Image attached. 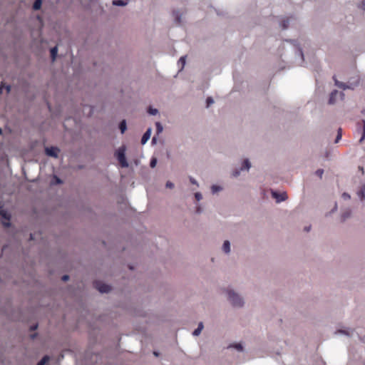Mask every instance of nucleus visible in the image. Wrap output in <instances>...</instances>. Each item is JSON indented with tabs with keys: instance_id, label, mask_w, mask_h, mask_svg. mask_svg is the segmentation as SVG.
<instances>
[{
	"instance_id": "f257e3e1",
	"label": "nucleus",
	"mask_w": 365,
	"mask_h": 365,
	"mask_svg": "<svg viewBox=\"0 0 365 365\" xmlns=\"http://www.w3.org/2000/svg\"><path fill=\"white\" fill-rule=\"evenodd\" d=\"M228 299L230 303L235 307H242L243 305L242 299L233 291H228Z\"/></svg>"
},
{
	"instance_id": "f03ea898",
	"label": "nucleus",
	"mask_w": 365,
	"mask_h": 365,
	"mask_svg": "<svg viewBox=\"0 0 365 365\" xmlns=\"http://www.w3.org/2000/svg\"><path fill=\"white\" fill-rule=\"evenodd\" d=\"M116 157L118 160L119 161L120 166L122 168H127L128 166V163L126 160L125 155V148H120L116 153Z\"/></svg>"
},
{
	"instance_id": "7ed1b4c3",
	"label": "nucleus",
	"mask_w": 365,
	"mask_h": 365,
	"mask_svg": "<svg viewBox=\"0 0 365 365\" xmlns=\"http://www.w3.org/2000/svg\"><path fill=\"white\" fill-rule=\"evenodd\" d=\"M94 287L101 293H108L110 291L111 288L109 285L103 283L100 281H95L93 282Z\"/></svg>"
},
{
	"instance_id": "20e7f679",
	"label": "nucleus",
	"mask_w": 365,
	"mask_h": 365,
	"mask_svg": "<svg viewBox=\"0 0 365 365\" xmlns=\"http://www.w3.org/2000/svg\"><path fill=\"white\" fill-rule=\"evenodd\" d=\"M60 152V150L56 147H47L45 149V153L47 155L53 157V158H58V153Z\"/></svg>"
},
{
	"instance_id": "39448f33",
	"label": "nucleus",
	"mask_w": 365,
	"mask_h": 365,
	"mask_svg": "<svg viewBox=\"0 0 365 365\" xmlns=\"http://www.w3.org/2000/svg\"><path fill=\"white\" fill-rule=\"evenodd\" d=\"M272 196L274 197L277 202H282L287 199V194L285 192L277 193V192H272Z\"/></svg>"
},
{
	"instance_id": "423d86ee",
	"label": "nucleus",
	"mask_w": 365,
	"mask_h": 365,
	"mask_svg": "<svg viewBox=\"0 0 365 365\" xmlns=\"http://www.w3.org/2000/svg\"><path fill=\"white\" fill-rule=\"evenodd\" d=\"M151 135V129L149 128L147 130V131L143 134L142 138H141V143L145 144L150 138Z\"/></svg>"
},
{
	"instance_id": "0eeeda50",
	"label": "nucleus",
	"mask_w": 365,
	"mask_h": 365,
	"mask_svg": "<svg viewBox=\"0 0 365 365\" xmlns=\"http://www.w3.org/2000/svg\"><path fill=\"white\" fill-rule=\"evenodd\" d=\"M339 94L337 91H334L331 93L330 97L329 99V104H334L335 103V98Z\"/></svg>"
},
{
	"instance_id": "6e6552de",
	"label": "nucleus",
	"mask_w": 365,
	"mask_h": 365,
	"mask_svg": "<svg viewBox=\"0 0 365 365\" xmlns=\"http://www.w3.org/2000/svg\"><path fill=\"white\" fill-rule=\"evenodd\" d=\"M223 251L226 253L230 252V244L228 240H225L223 243L222 246Z\"/></svg>"
},
{
	"instance_id": "1a4fd4ad",
	"label": "nucleus",
	"mask_w": 365,
	"mask_h": 365,
	"mask_svg": "<svg viewBox=\"0 0 365 365\" xmlns=\"http://www.w3.org/2000/svg\"><path fill=\"white\" fill-rule=\"evenodd\" d=\"M351 216V211L350 210H347L346 211H344L341 216V221L344 222L345 221L347 218H349V217Z\"/></svg>"
},
{
	"instance_id": "9d476101",
	"label": "nucleus",
	"mask_w": 365,
	"mask_h": 365,
	"mask_svg": "<svg viewBox=\"0 0 365 365\" xmlns=\"http://www.w3.org/2000/svg\"><path fill=\"white\" fill-rule=\"evenodd\" d=\"M358 195L361 200H364L365 198V184L362 186L361 190L358 192Z\"/></svg>"
},
{
	"instance_id": "9b49d317",
	"label": "nucleus",
	"mask_w": 365,
	"mask_h": 365,
	"mask_svg": "<svg viewBox=\"0 0 365 365\" xmlns=\"http://www.w3.org/2000/svg\"><path fill=\"white\" fill-rule=\"evenodd\" d=\"M202 329H203V324H202V322H200L198 324V327L192 332V334L194 336H198L200 334Z\"/></svg>"
},
{
	"instance_id": "f8f14e48",
	"label": "nucleus",
	"mask_w": 365,
	"mask_h": 365,
	"mask_svg": "<svg viewBox=\"0 0 365 365\" xmlns=\"http://www.w3.org/2000/svg\"><path fill=\"white\" fill-rule=\"evenodd\" d=\"M57 53H58L57 46H55L51 49V59L53 61L56 59Z\"/></svg>"
},
{
	"instance_id": "ddd939ff",
	"label": "nucleus",
	"mask_w": 365,
	"mask_h": 365,
	"mask_svg": "<svg viewBox=\"0 0 365 365\" xmlns=\"http://www.w3.org/2000/svg\"><path fill=\"white\" fill-rule=\"evenodd\" d=\"M42 1L41 0H35L33 4V9L34 10H38L41 6Z\"/></svg>"
},
{
	"instance_id": "4468645a",
	"label": "nucleus",
	"mask_w": 365,
	"mask_h": 365,
	"mask_svg": "<svg viewBox=\"0 0 365 365\" xmlns=\"http://www.w3.org/2000/svg\"><path fill=\"white\" fill-rule=\"evenodd\" d=\"M119 128L120 130L121 133H124L125 131L127 126H126V122L125 120H122L119 125Z\"/></svg>"
},
{
	"instance_id": "2eb2a0df",
	"label": "nucleus",
	"mask_w": 365,
	"mask_h": 365,
	"mask_svg": "<svg viewBox=\"0 0 365 365\" xmlns=\"http://www.w3.org/2000/svg\"><path fill=\"white\" fill-rule=\"evenodd\" d=\"M250 166H251V165H250L249 160L246 159L243 162L241 170H243V169L248 170L250 168Z\"/></svg>"
},
{
	"instance_id": "dca6fc26",
	"label": "nucleus",
	"mask_w": 365,
	"mask_h": 365,
	"mask_svg": "<svg viewBox=\"0 0 365 365\" xmlns=\"http://www.w3.org/2000/svg\"><path fill=\"white\" fill-rule=\"evenodd\" d=\"M49 361V356H45L37 364V365H45Z\"/></svg>"
},
{
	"instance_id": "f3484780",
	"label": "nucleus",
	"mask_w": 365,
	"mask_h": 365,
	"mask_svg": "<svg viewBox=\"0 0 365 365\" xmlns=\"http://www.w3.org/2000/svg\"><path fill=\"white\" fill-rule=\"evenodd\" d=\"M113 4L115 6H125L127 4V2L123 0H115L113 1Z\"/></svg>"
},
{
	"instance_id": "a211bd4d",
	"label": "nucleus",
	"mask_w": 365,
	"mask_h": 365,
	"mask_svg": "<svg viewBox=\"0 0 365 365\" xmlns=\"http://www.w3.org/2000/svg\"><path fill=\"white\" fill-rule=\"evenodd\" d=\"M289 21V18L282 20L281 24H282V27L283 29H287L288 27Z\"/></svg>"
},
{
	"instance_id": "6ab92c4d",
	"label": "nucleus",
	"mask_w": 365,
	"mask_h": 365,
	"mask_svg": "<svg viewBox=\"0 0 365 365\" xmlns=\"http://www.w3.org/2000/svg\"><path fill=\"white\" fill-rule=\"evenodd\" d=\"M334 79L335 81L336 86H337L338 87L343 88V89L348 88V86H346L344 83L339 82L334 77Z\"/></svg>"
},
{
	"instance_id": "aec40b11",
	"label": "nucleus",
	"mask_w": 365,
	"mask_h": 365,
	"mask_svg": "<svg viewBox=\"0 0 365 365\" xmlns=\"http://www.w3.org/2000/svg\"><path fill=\"white\" fill-rule=\"evenodd\" d=\"M362 123H363V130H362V135H361V137L359 140L360 143H361L365 139V120H363Z\"/></svg>"
},
{
	"instance_id": "412c9836",
	"label": "nucleus",
	"mask_w": 365,
	"mask_h": 365,
	"mask_svg": "<svg viewBox=\"0 0 365 365\" xmlns=\"http://www.w3.org/2000/svg\"><path fill=\"white\" fill-rule=\"evenodd\" d=\"M211 189H212V193H215V192L220 191L222 188L218 185H212Z\"/></svg>"
},
{
	"instance_id": "4be33fe9",
	"label": "nucleus",
	"mask_w": 365,
	"mask_h": 365,
	"mask_svg": "<svg viewBox=\"0 0 365 365\" xmlns=\"http://www.w3.org/2000/svg\"><path fill=\"white\" fill-rule=\"evenodd\" d=\"M341 138V129L339 128L338 134L336 135L335 143H337L340 140Z\"/></svg>"
},
{
	"instance_id": "5701e85b",
	"label": "nucleus",
	"mask_w": 365,
	"mask_h": 365,
	"mask_svg": "<svg viewBox=\"0 0 365 365\" xmlns=\"http://www.w3.org/2000/svg\"><path fill=\"white\" fill-rule=\"evenodd\" d=\"M155 125H156L158 133H161L163 131V126L161 125V124L159 122H157L155 123Z\"/></svg>"
},
{
	"instance_id": "b1692460",
	"label": "nucleus",
	"mask_w": 365,
	"mask_h": 365,
	"mask_svg": "<svg viewBox=\"0 0 365 365\" xmlns=\"http://www.w3.org/2000/svg\"><path fill=\"white\" fill-rule=\"evenodd\" d=\"M214 103V101L212 97H208L206 100L207 107H209Z\"/></svg>"
},
{
	"instance_id": "393cba45",
	"label": "nucleus",
	"mask_w": 365,
	"mask_h": 365,
	"mask_svg": "<svg viewBox=\"0 0 365 365\" xmlns=\"http://www.w3.org/2000/svg\"><path fill=\"white\" fill-rule=\"evenodd\" d=\"M185 58L186 56H182L179 60V63L182 64V68H183L185 64Z\"/></svg>"
},
{
	"instance_id": "a878e982",
	"label": "nucleus",
	"mask_w": 365,
	"mask_h": 365,
	"mask_svg": "<svg viewBox=\"0 0 365 365\" xmlns=\"http://www.w3.org/2000/svg\"><path fill=\"white\" fill-rule=\"evenodd\" d=\"M148 112L151 115H155V114L158 113V110L155 109V108H150L149 110H148Z\"/></svg>"
},
{
	"instance_id": "bb28decb",
	"label": "nucleus",
	"mask_w": 365,
	"mask_h": 365,
	"mask_svg": "<svg viewBox=\"0 0 365 365\" xmlns=\"http://www.w3.org/2000/svg\"><path fill=\"white\" fill-rule=\"evenodd\" d=\"M157 164V160L156 158H153L151 160H150V165L151 168H154L155 167Z\"/></svg>"
},
{
	"instance_id": "cd10ccee",
	"label": "nucleus",
	"mask_w": 365,
	"mask_h": 365,
	"mask_svg": "<svg viewBox=\"0 0 365 365\" xmlns=\"http://www.w3.org/2000/svg\"><path fill=\"white\" fill-rule=\"evenodd\" d=\"M323 173L324 170L322 169H318L316 171V175H318L320 178H322Z\"/></svg>"
},
{
	"instance_id": "c85d7f7f",
	"label": "nucleus",
	"mask_w": 365,
	"mask_h": 365,
	"mask_svg": "<svg viewBox=\"0 0 365 365\" xmlns=\"http://www.w3.org/2000/svg\"><path fill=\"white\" fill-rule=\"evenodd\" d=\"M233 347H235V349H237L238 351H242V346L241 344H236L233 346Z\"/></svg>"
},
{
	"instance_id": "c756f323",
	"label": "nucleus",
	"mask_w": 365,
	"mask_h": 365,
	"mask_svg": "<svg viewBox=\"0 0 365 365\" xmlns=\"http://www.w3.org/2000/svg\"><path fill=\"white\" fill-rule=\"evenodd\" d=\"M195 197L197 201H199L202 199V195L200 192H196L195 194Z\"/></svg>"
},
{
	"instance_id": "7c9ffc66",
	"label": "nucleus",
	"mask_w": 365,
	"mask_h": 365,
	"mask_svg": "<svg viewBox=\"0 0 365 365\" xmlns=\"http://www.w3.org/2000/svg\"><path fill=\"white\" fill-rule=\"evenodd\" d=\"M174 187V184L170 181L167 182L166 183V187L168 188H173Z\"/></svg>"
},
{
	"instance_id": "2f4dec72",
	"label": "nucleus",
	"mask_w": 365,
	"mask_h": 365,
	"mask_svg": "<svg viewBox=\"0 0 365 365\" xmlns=\"http://www.w3.org/2000/svg\"><path fill=\"white\" fill-rule=\"evenodd\" d=\"M359 7L363 9V10H365V0H362L361 4H360V6Z\"/></svg>"
},
{
	"instance_id": "473e14b6",
	"label": "nucleus",
	"mask_w": 365,
	"mask_h": 365,
	"mask_svg": "<svg viewBox=\"0 0 365 365\" xmlns=\"http://www.w3.org/2000/svg\"><path fill=\"white\" fill-rule=\"evenodd\" d=\"M175 21L178 24H180V17L178 14H175Z\"/></svg>"
},
{
	"instance_id": "72a5a7b5",
	"label": "nucleus",
	"mask_w": 365,
	"mask_h": 365,
	"mask_svg": "<svg viewBox=\"0 0 365 365\" xmlns=\"http://www.w3.org/2000/svg\"><path fill=\"white\" fill-rule=\"evenodd\" d=\"M69 279V276L68 275H63L62 277H61V279L64 282H66L67 280H68Z\"/></svg>"
},
{
	"instance_id": "f704fd0d",
	"label": "nucleus",
	"mask_w": 365,
	"mask_h": 365,
	"mask_svg": "<svg viewBox=\"0 0 365 365\" xmlns=\"http://www.w3.org/2000/svg\"><path fill=\"white\" fill-rule=\"evenodd\" d=\"M342 197L344 199H349L350 198V195L349 194L346 193V192L343 193Z\"/></svg>"
},
{
	"instance_id": "c9c22d12",
	"label": "nucleus",
	"mask_w": 365,
	"mask_h": 365,
	"mask_svg": "<svg viewBox=\"0 0 365 365\" xmlns=\"http://www.w3.org/2000/svg\"><path fill=\"white\" fill-rule=\"evenodd\" d=\"M190 180L191 183L197 185V182H196V180L194 178H190Z\"/></svg>"
},
{
	"instance_id": "e433bc0d",
	"label": "nucleus",
	"mask_w": 365,
	"mask_h": 365,
	"mask_svg": "<svg viewBox=\"0 0 365 365\" xmlns=\"http://www.w3.org/2000/svg\"><path fill=\"white\" fill-rule=\"evenodd\" d=\"M4 88V86L3 85V83H1V84L0 85V93H2V91H3Z\"/></svg>"
},
{
	"instance_id": "4c0bfd02",
	"label": "nucleus",
	"mask_w": 365,
	"mask_h": 365,
	"mask_svg": "<svg viewBox=\"0 0 365 365\" xmlns=\"http://www.w3.org/2000/svg\"><path fill=\"white\" fill-rule=\"evenodd\" d=\"M37 327H38V325H37V324H36V325H34V326H32V327H31V330H35V329H37Z\"/></svg>"
},
{
	"instance_id": "58836bf2",
	"label": "nucleus",
	"mask_w": 365,
	"mask_h": 365,
	"mask_svg": "<svg viewBox=\"0 0 365 365\" xmlns=\"http://www.w3.org/2000/svg\"><path fill=\"white\" fill-rule=\"evenodd\" d=\"M310 230V226L309 227H304V230L307 231V232H309Z\"/></svg>"
},
{
	"instance_id": "ea45409f",
	"label": "nucleus",
	"mask_w": 365,
	"mask_h": 365,
	"mask_svg": "<svg viewBox=\"0 0 365 365\" xmlns=\"http://www.w3.org/2000/svg\"><path fill=\"white\" fill-rule=\"evenodd\" d=\"M56 182L57 183H61V180L59 178H56Z\"/></svg>"
},
{
	"instance_id": "a19ab883",
	"label": "nucleus",
	"mask_w": 365,
	"mask_h": 365,
	"mask_svg": "<svg viewBox=\"0 0 365 365\" xmlns=\"http://www.w3.org/2000/svg\"><path fill=\"white\" fill-rule=\"evenodd\" d=\"M6 88L7 93H9V92L10 91V86H7L6 87Z\"/></svg>"
},
{
	"instance_id": "79ce46f5",
	"label": "nucleus",
	"mask_w": 365,
	"mask_h": 365,
	"mask_svg": "<svg viewBox=\"0 0 365 365\" xmlns=\"http://www.w3.org/2000/svg\"><path fill=\"white\" fill-rule=\"evenodd\" d=\"M240 172L239 171H236L235 173H234V176H237L239 175Z\"/></svg>"
},
{
	"instance_id": "37998d69",
	"label": "nucleus",
	"mask_w": 365,
	"mask_h": 365,
	"mask_svg": "<svg viewBox=\"0 0 365 365\" xmlns=\"http://www.w3.org/2000/svg\"><path fill=\"white\" fill-rule=\"evenodd\" d=\"M359 169L362 171V173H364V169L362 167H359Z\"/></svg>"
},
{
	"instance_id": "c03bdc74",
	"label": "nucleus",
	"mask_w": 365,
	"mask_h": 365,
	"mask_svg": "<svg viewBox=\"0 0 365 365\" xmlns=\"http://www.w3.org/2000/svg\"><path fill=\"white\" fill-rule=\"evenodd\" d=\"M154 355L158 356V354L156 351H154Z\"/></svg>"
},
{
	"instance_id": "a18cd8bd",
	"label": "nucleus",
	"mask_w": 365,
	"mask_h": 365,
	"mask_svg": "<svg viewBox=\"0 0 365 365\" xmlns=\"http://www.w3.org/2000/svg\"><path fill=\"white\" fill-rule=\"evenodd\" d=\"M340 95L341 96V97L343 98L344 97V93H340Z\"/></svg>"
},
{
	"instance_id": "49530a36",
	"label": "nucleus",
	"mask_w": 365,
	"mask_h": 365,
	"mask_svg": "<svg viewBox=\"0 0 365 365\" xmlns=\"http://www.w3.org/2000/svg\"><path fill=\"white\" fill-rule=\"evenodd\" d=\"M197 212H200V208H199V207L197 209Z\"/></svg>"
},
{
	"instance_id": "de8ad7c7",
	"label": "nucleus",
	"mask_w": 365,
	"mask_h": 365,
	"mask_svg": "<svg viewBox=\"0 0 365 365\" xmlns=\"http://www.w3.org/2000/svg\"><path fill=\"white\" fill-rule=\"evenodd\" d=\"M35 336H36V334H33V335H31V337H32V338H34Z\"/></svg>"
},
{
	"instance_id": "09e8293b",
	"label": "nucleus",
	"mask_w": 365,
	"mask_h": 365,
	"mask_svg": "<svg viewBox=\"0 0 365 365\" xmlns=\"http://www.w3.org/2000/svg\"><path fill=\"white\" fill-rule=\"evenodd\" d=\"M2 133V130L0 128V135Z\"/></svg>"
}]
</instances>
